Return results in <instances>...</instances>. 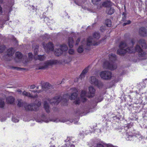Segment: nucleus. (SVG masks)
<instances>
[{"mask_svg":"<svg viewBox=\"0 0 147 147\" xmlns=\"http://www.w3.org/2000/svg\"><path fill=\"white\" fill-rule=\"evenodd\" d=\"M34 58L36 59H38L40 61H43L45 59V57L43 55H38L36 57L35 56Z\"/></svg>","mask_w":147,"mask_h":147,"instance_id":"nucleus-27","label":"nucleus"},{"mask_svg":"<svg viewBox=\"0 0 147 147\" xmlns=\"http://www.w3.org/2000/svg\"><path fill=\"white\" fill-rule=\"evenodd\" d=\"M40 105L41 102H39L37 105L33 104H31L25 106V107L26 110L37 111L39 109V107Z\"/></svg>","mask_w":147,"mask_h":147,"instance_id":"nucleus-9","label":"nucleus"},{"mask_svg":"<svg viewBox=\"0 0 147 147\" xmlns=\"http://www.w3.org/2000/svg\"><path fill=\"white\" fill-rule=\"evenodd\" d=\"M89 69V67H88L86 68H85L84 70L82 71V73L80 75V77L78 79L77 78L75 79H74V82H76L80 80H82L83 79V78L84 77L86 74L88 72Z\"/></svg>","mask_w":147,"mask_h":147,"instance_id":"nucleus-14","label":"nucleus"},{"mask_svg":"<svg viewBox=\"0 0 147 147\" xmlns=\"http://www.w3.org/2000/svg\"><path fill=\"white\" fill-rule=\"evenodd\" d=\"M131 23V21L129 20H128L126 22H125L123 23V25L124 26H126V25L130 24Z\"/></svg>","mask_w":147,"mask_h":147,"instance_id":"nucleus-39","label":"nucleus"},{"mask_svg":"<svg viewBox=\"0 0 147 147\" xmlns=\"http://www.w3.org/2000/svg\"><path fill=\"white\" fill-rule=\"evenodd\" d=\"M70 122H71V123H74V124L76 123V122H74V121H70Z\"/></svg>","mask_w":147,"mask_h":147,"instance_id":"nucleus-50","label":"nucleus"},{"mask_svg":"<svg viewBox=\"0 0 147 147\" xmlns=\"http://www.w3.org/2000/svg\"><path fill=\"white\" fill-rule=\"evenodd\" d=\"M97 147H118L113 146L111 144H106L103 142L98 143L97 145Z\"/></svg>","mask_w":147,"mask_h":147,"instance_id":"nucleus-16","label":"nucleus"},{"mask_svg":"<svg viewBox=\"0 0 147 147\" xmlns=\"http://www.w3.org/2000/svg\"><path fill=\"white\" fill-rule=\"evenodd\" d=\"M60 48V49H55L54 53L56 56H59L61 55L63 51H66L68 49V47L67 45L65 44L58 45L57 46Z\"/></svg>","mask_w":147,"mask_h":147,"instance_id":"nucleus-8","label":"nucleus"},{"mask_svg":"<svg viewBox=\"0 0 147 147\" xmlns=\"http://www.w3.org/2000/svg\"><path fill=\"white\" fill-rule=\"evenodd\" d=\"M6 100L8 103L11 104L14 102V98L12 96H10L7 98Z\"/></svg>","mask_w":147,"mask_h":147,"instance_id":"nucleus-24","label":"nucleus"},{"mask_svg":"<svg viewBox=\"0 0 147 147\" xmlns=\"http://www.w3.org/2000/svg\"><path fill=\"white\" fill-rule=\"evenodd\" d=\"M18 106L20 107H21L23 106L24 103L23 102L22 100L20 99L18 101Z\"/></svg>","mask_w":147,"mask_h":147,"instance_id":"nucleus-34","label":"nucleus"},{"mask_svg":"<svg viewBox=\"0 0 147 147\" xmlns=\"http://www.w3.org/2000/svg\"><path fill=\"white\" fill-rule=\"evenodd\" d=\"M132 123H130L129 124H128L126 126H125V128H126L127 129H129V128H130L132 126Z\"/></svg>","mask_w":147,"mask_h":147,"instance_id":"nucleus-38","label":"nucleus"},{"mask_svg":"<svg viewBox=\"0 0 147 147\" xmlns=\"http://www.w3.org/2000/svg\"><path fill=\"white\" fill-rule=\"evenodd\" d=\"M28 58L30 60L32 59L33 57V55L32 53H28Z\"/></svg>","mask_w":147,"mask_h":147,"instance_id":"nucleus-36","label":"nucleus"},{"mask_svg":"<svg viewBox=\"0 0 147 147\" xmlns=\"http://www.w3.org/2000/svg\"><path fill=\"white\" fill-rule=\"evenodd\" d=\"M38 45H36V47H35L34 48L33 47V46H32V48L33 49H34V54L35 55H37L38 53L37 52L38 51Z\"/></svg>","mask_w":147,"mask_h":147,"instance_id":"nucleus-33","label":"nucleus"},{"mask_svg":"<svg viewBox=\"0 0 147 147\" xmlns=\"http://www.w3.org/2000/svg\"><path fill=\"white\" fill-rule=\"evenodd\" d=\"M93 38L92 37H89L86 41L84 40L82 42L81 46L78 49V52L81 53L84 51V49L89 50V47L92 45H98L99 43L97 41L100 37L99 34L98 32H95L93 34Z\"/></svg>","mask_w":147,"mask_h":147,"instance_id":"nucleus-3","label":"nucleus"},{"mask_svg":"<svg viewBox=\"0 0 147 147\" xmlns=\"http://www.w3.org/2000/svg\"><path fill=\"white\" fill-rule=\"evenodd\" d=\"M3 1V0H0V3H1Z\"/></svg>","mask_w":147,"mask_h":147,"instance_id":"nucleus-51","label":"nucleus"},{"mask_svg":"<svg viewBox=\"0 0 147 147\" xmlns=\"http://www.w3.org/2000/svg\"><path fill=\"white\" fill-rule=\"evenodd\" d=\"M15 52L14 49L12 48H9L7 50V55L8 56H12Z\"/></svg>","mask_w":147,"mask_h":147,"instance_id":"nucleus-19","label":"nucleus"},{"mask_svg":"<svg viewBox=\"0 0 147 147\" xmlns=\"http://www.w3.org/2000/svg\"><path fill=\"white\" fill-rule=\"evenodd\" d=\"M3 11H2V8L1 6L0 5V14H1L2 13Z\"/></svg>","mask_w":147,"mask_h":147,"instance_id":"nucleus-48","label":"nucleus"},{"mask_svg":"<svg viewBox=\"0 0 147 147\" xmlns=\"http://www.w3.org/2000/svg\"><path fill=\"white\" fill-rule=\"evenodd\" d=\"M71 58H69L68 60V61H67L66 60H65L64 61V62L65 63H68L69 62L71 61Z\"/></svg>","mask_w":147,"mask_h":147,"instance_id":"nucleus-44","label":"nucleus"},{"mask_svg":"<svg viewBox=\"0 0 147 147\" xmlns=\"http://www.w3.org/2000/svg\"><path fill=\"white\" fill-rule=\"evenodd\" d=\"M59 121L61 122H65L66 121L65 120V119H59Z\"/></svg>","mask_w":147,"mask_h":147,"instance_id":"nucleus-43","label":"nucleus"},{"mask_svg":"<svg viewBox=\"0 0 147 147\" xmlns=\"http://www.w3.org/2000/svg\"><path fill=\"white\" fill-rule=\"evenodd\" d=\"M109 61H105L103 63V67L105 69L113 70L117 68V65L114 61L116 60L117 57L115 54H111L109 55Z\"/></svg>","mask_w":147,"mask_h":147,"instance_id":"nucleus-4","label":"nucleus"},{"mask_svg":"<svg viewBox=\"0 0 147 147\" xmlns=\"http://www.w3.org/2000/svg\"><path fill=\"white\" fill-rule=\"evenodd\" d=\"M16 68L17 69H19V68L18 67H16Z\"/></svg>","mask_w":147,"mask_h":147,"instance_id":"nucleus-55","label":"nucleus"},{"mask_svg":"<svg viewBox=\"0 0 147 147\" xmlns=\"http://www.w3.org/2000/svg\"><path fill=\"white\" fill-rule=\"evenodd\" d=\"M101 0H92V2L94 4H96V3Z\"/></svg>","mask_w":147,"mask_h":147,"instance_id":"nucleus-41","label":"nucleus"},{"mask_svg":"<svg viewBox=\"0 0 147 147\" xmlns=\"http://www.w3.org/2000/svg\"><path fill=\"white\" fill-rule=\"evenodd\" d=\"M68 52L70 54L72 55L74 53V51L73 49H70L69 50Z\"/></svg>","mask_w":147,"mask_h":147,"instance_id":"nucleus-40","label":"nucleus"},{"mask_svg":"<svg viewBox=\"0 0 147 147\" xmlns=\"http://www.w3.org/2000/svg\"><path fill=\"white\" fill-rule=\"evenodd\" d=\"M91 84L98 87L99 88H100L103 86L102 82L100 81H98V80L94 76H92L91 78Z\"/></svg>","mask_w":147,"mask_h":147,"instance_id":"nucleus-11","label":"nucleus"},{"mask_svg":"<svg viewBox=\"0 0 147 147\" xmlns=\"http://www.w3.org/2000/svg\"><path fill=\"white\" fill-rule=\"evenodd\" d=\"M74 40L72 38L69 37L68 39V45L70 48H72L73 45Z\"/></svg>","mask_w":147,"mask_h":147,"instance_id":"nucleus-26","label":"nucleus"},{"mask_svg":"<svg viewBox=\"0 0 147 147\" xmlns=\"http://www.w3.org/2000/svg\"><path fill=\"white\" fill-rule=\"evenodd\" d=\"M52 87V86L48 82L44 83L42 85V90L45 91L47 92H50V89Z\"/></svg>","mask_w":147,"mask_h":147,"instance_id":"nucleus-15","label":"nucleus"},{"mask_svg":"<svg viewBox=\"0 0 147 147\" xmlns=\"http://www.w3.org/2000/svg\"><path fill=\"white\" fill-rule=\"evenodd\" d=\"M133 137V136H132V135H129V137L128 138H131ZM127 140H131H131H130V139H127Z\"/></svg>","mask_w":147,"mask_h":147,"instance_id":"nucleus-49","label":"nucleus"},{"mask_svg":"<svg viewBox=\"0 0 147 147\" xmlns=\"http://www.w3.org/2000/svg\"><path fill=\"white\" fill-rule=\"evenodd\" d=\"M59 63L57 60H50L46 61L44 63H41L38 65L37 69H45L49 66Z\"/></svg>","mask_w":147,"mask_h":147,"instance_id":"nucleus-5","label":"nucleus"},{"mask_svg":"<svg viewBox=\"0 0 147 147\" xmlns=\"http://www.w3.org/2000/svg\"><path fill=\"white\" fill-rule=\"evenodd\" d=\"M74 138L73 137H67L65 142H68L66 144V146L67 147H75V145L73 144V143L76 142L74 140Z\"/></svg>","mask_w":147,"mask_h":147,"instance_id":"nucleus-12","label":"nucleus"},{"mask_svg":"<svg viewBox=\"0 0 147 147\" xmlns=\"http://www.w3.org/2000/svg\"><path fill=\"white\" fill-rule=\"evenodd\" d=\"M89 109V107H86V108L84 107V108H83V110H82V111H80L78 113L80 114L82 113H86L88 111Z\"/></svg>","mask_w":147,"mask_h":147,"instance_id":"nucleus-29","label":"nucleus"},{"mask_svg":"<svg viewBox=\"0 0 147 147\" xmlns=\"http://www.w3.org/2000/svg\"><path fill=\"white\" fill-rule=\"evenodd\" d=\"M43 46L45 51L47 52L50 51H52L54 49L53 46V43L51 42H49L47 44L45 45V42L42 44Z\"/></svg>","mask_w":147,"mask_h":147,"instance_id":"nucleus-13","label":"nucleus"},{"mask_svg":"<svg viewBox=\"0 0 147 147\" xmlns=\"http://www.w3.org/2000/svg\"><path fill=\"white\" fill-rule=\"evenodd\" d=\"M115 10L112 8L108 7L106 10V13L109 15H111L115 12Z\"/></svg>","mask_w":147,"mask_h":147,"instance_id":"nucleus-23","label":"nucleus"},{"mask_svg":"<svg viewBox=\"0 0 147 147\" xmlns=\"http://www.w3.org/2000/svg\"><path fill=\"white\" fill-rule=\"evenodd\" d=\"M5 48V47L4 45H0V53L3 52Z\"/></svg>","mask_w":147,"mask_h":147,"instance_id":"nucleus-35","label":"nucleus"},{"mask_svg":"<svg viewBox=\"0 0 147 147\" xmlns=\"http://www.w3.org/2000/svg\"><path fill=\"white\" fill-rule=\"evenodd\" d=\"M105 29V27L104 26H102L100 27V30L101 32H103Z\"/></svg>","mask_w":147,"mask_h":147,"instance_id":"nucleus-42","label":"nucleus"},{"mask_svg":"<svg viewBox=\"0 0 147 147\" xmlns=\"http://www.w3.org/2000/svg\"><path fill=\"white\" fill-rule=\"evenodd\" d=\"M9 20V17L8 16H6V17L4 20H2L0 19V27L1 26V25H2L5 23V21L8 20Z\"/></svg>","mask_w":147,"mask_h":147,"instance_id":"nucleus-28","label":"nucleus"},{"mask_svg":"<svg viewBox=\"0 0 147 147\" xmlns=\"http://www.w3.org/2000/svg\"><path fill=\"white\" fill-rule=\"evenodd\" d=\"M61 147H65V146H61Z\"/></svg>","mask_w":147,"mask_h":147,"instance_id":"nucleus-56","label":"nucleus"},{"mask_svg":"<svg viewBox=\"0 0 147 147\" xmlns=\"http://www.w3.org/2000/svg\"><path fill=\"white\" fill-rule=\"evenodd\" d=\"M135 42L134 39H131V43L128 46L126 45L125 42H121L119 45V49L117 51V54L123 55L127 53H132L137 51L138 52V55L139 57L142 58V59H146L147 57L146 53L144 52L139 45V44L141 45L142 48L146 49V45L145 40L143 39L140 40L137 42V45L134 49L133 48V46Z\"/></svg>","mask_w":147,"mask_h":147,"instance_id":"nucleus-2","label":"nucleus"},{"mask_svg":"<svg viewBox=\"0 0 147 147\" xmlns=\"http://www.w3.org/2000/svg\"><path fill=\"white\" fill-rule=\"evenodd\" d=\"M12 121L14 122H18L19 121V120L18 119V117L15 116H13L12 119Z\"/></svg>","mask_w":147,"mask_h":147,"instance_id":"nucleus-32","label":"nucleus"},{"mask_svg":"<svg viewBox=\"0 0 147 147\" xmlns=\"http://www.w3.org/2000/svg\"><path fill=\"white\" fill-rule=\"evenodd\" d=\"M57 119L55 118L51 119L50 117L48 118L47 115H45V113H42L40 117H38L36 119V121L38 122H45L47 123L51 121L57 122Z\"/></svg>","mask_w":147,"mask_h":147,"instance_id":"nucleus-7","label":"nucleus"},{"mask_svg":"<svg viewBox=\"0 0 147 147\" xmlns=\"http://www.w3.org/2000/svg\"><path fill=\"white\" fill-rule=\"evenodd\" d=\"M105 23L106 26L108 27H110L111 26V20L107 19L105 21Z\"/></svg>","mask_w":147,"mask_h":147,"instance_id":"nucleus-30","label":"nucleus"},{"mask_svg":"<svg viewBox=\"0 0 147 147\" xmlns=\"http://www.w3.org/2000/svg\"><path fill=\"white\" fill-rule=\"evenodd\" d=\"M79 135H80V136H82V134H80Z\"/></svg>","mask_w":147,"mask_h":147,"instance_id":"nucleus-54","label":"nucleus"},{"mask_svg":"<svg viewBox=\"0 0 147 147\" xmlns=\"http://www.w3.org/2000/svg\"><path fill=\"white\" fill-rule=\"evenodd\" d=\"M36 86L34 85H31L30 87V89H33L35 88Z\"/></svg>","mask_w":147,"mask_h":147,"instance_id":"nucleus-46","label":"nucleus"},{"mask_svg":"<svg viewBox=\"0 0 147 147\" xmlns=\"http://www.w3.org/2000/svg\"><path fill=\"white\" fill-rule=\"evenodd\" d=\"M112 5V3L110 1L107 0L103 2L102 5L105 7H109Z\"/></svg>","mask_w":147,"mask_h":147,"instance_id":"nucleus-20","label":"nucleus"},{"mask_svg":"<svg viewBox=\"0 0 147 147\" xmlns=\"http://www.w3.org/2000/svg\"><path fill=\"white\" fill-rule=\"evenodd\" d=\"M140 85L141 86V88H140V89H143L145 88L146 86L145 84L143 82H142L140 83Z\"/></svg>","mask_w":147,"mask_h":147,"instance_id":"nucleus-37","label":"nucleus"},{"mask_svg":"<svg viewBox=\"0 0 147 147\" xmlns=\"http://www.w3.org/2000/svg\"><path fill=\"white\" fill-rule=\"evenodd\" d=\"M80 38H79L77 39L76 40V45H78V43L80 42Z\"/></svg>","mask_w":147,"mask_h":147,"instance_id":"nucleus-45","label":"nucleus"},{"mask_svg":"<svg viewBox=\"0 0 147 147\" xmlns=\"http://www.w3.org/2000/svg\"><path fill=\"white\" fill-rule=\"evenodd\" d=\"M41 91H42L41 90H36V91L34 90V91H32L34 93L36 92L38 93H39L40 92H41Z\"/></svg>","mask_w":147,"mask_h":147,"instance_id":"nucleus-47","label":"nucleus"},{"mask_svg":"<svg viewBox=\"0 0 147 147\" xmlns=\"http://www.w3.org/2000/svg\"><path fill=\"white\" fill-rule=\"evenodd\" d=\"M22 94L24 96H28L31 98H34L37 96V94H35L34 95L31 94L30 93L26 91H24L22 93Z\"/></svg>","mask_w":147,"mask_h":147,"instance_id":"nucleus-18","label":"nucleus"},{"mask_svg":"<svg viewBox=\"0 0 147 147\" xmlns=\"http://www.w3.org/2000/svg\"><path fill=\"white\" fill-rule=\"evenodd\" d=\"M89 94L88 95H86V92L84 90H82L81 93V98L80 99L79 98H77V92L78 91L76 88H72L71 89L70 91L72 92L71 96H70L68 94H64L63 96V98L61 100L60 97L59 96L55 97L52 99H47L48 102L50 103L55 105H57L60 101L64 102L66 103L69 98L71 100H75L76 99L74 103L76 104H79L81 101L83 102H85L86 100V96L89 98L93 97L95 94V89L92 86H90L89 87Z\"/></svg>","mask_w":147,"mask_h":147,"instance_id":"nucleus-1","label":"nucleus"},{"mask_svg":"<svg viewBox=\"0 0 147 147\" xmlns=\"http://www.w3.org/2000/svg\"><path fill=\"white\" fill-rule=\"evenodd\" d=\"M44 109L47 113H49L50 111V108L49 104L47 101H45L44 102Z\"/></svg>","mask_w":147,"mask_h":147,"instance_id":"nucleus-22","label":"nucleus"},{"mask_svg":"<svg viewBox=\"0 0 147 147\" xmlns=\"http://www.w3.org/2000/svg\"><path fill=\"white\" fill-rule=\"evenodd\" d=\"M139 33L142 36H147V30L144 28H140L139 29Z\"/></svg>","mask_w":147,"mask_h":147,"instance_id":"nucleus-17","label":"nucleus"},{"mask_svg":"<svg viewBox=\"0 0 147 147\" xmlns=\"http://www.w3.org/2000/svg\"><path fill=\"white\" fill-rule=\"evenodd\" d=\"M101 78L104 79L109 80L111 79L112 77V73L111 72L105 71H101L100 74Z\"/></svg>","mask_w":147,"mask_h":147,"instance_id":"nucleus-10","label":"nucleus"},{"mask_svg":"<svg viewBox=\"0 0 147 147\" xmlns=\"http://www.w3.org/2000/svg\"><path fill=\"white\" fill-rule=\"evenodd\" d=\"M103 98L102 96H96L94 100L95 105L96 106V104L98 102H100L103 100Z\"/></svg>","mask_w":147,"mask_h":147,"instance_id":"nucleus-21","label":"nucleus"},{"mask_svg":"<svg viewBox=\"0 0 147 147\" xmlns=\"http://www.w3.org/2000/svg\"><path fill=\"white\" fill-rule=\"evenodd\" d=\"M5 103L3 99L0 98V107L3 108L4 106Z\"/></svg>","mask_w":147,"mask_h":147,"instance_id":"nucleus-31","label":"nucleus"},{"mask_svg":"<svg viewBox=\"0 0 147 147\" xmlns=\"http://www.w3.org/2000/svg\"><path fill=\"white\" fill-rule=\"evenodd\" d=\"M50 147H55V145H53V146H51Z\"/></svg>","mask_w":147,"mask_h":147,"instance_id":"nucleus-52","label":"nucleus"},{"mask_svg":"<svg viewBox=\"0 0 147 147\" xmlns=\"http://www.w3.org/2000/svg\"><path fill=\"white\" fill-rule=\"evenodd\" d=\"M14 3V0H8V2L5 3L3 7V11L5 13L7 14L12 10V6Z\"/></svg>","mask_w":147,"mask_h":147,"instance_id":"nucleus-6","label":"nucleus"},{"mask_svg":"<svg viewBox=\"0 0 147 147\" xmlns=\"http://www.w3.org/2000/svg\"><path fill=\"white\" fill-rule=\"evenodd\" d=\"M16 59H18L19 60L21 59L22 57V54L20 52H16ZM17 62H19V60H16Z\"/></svg>","mask_w":147,"mask_h":147,"instance_id":"nucleus-25","label":"nucleus"},{"mask_svg":"<svg viewBox=\"0 0 147 147\" xmlns=\"http://www.w3.org/2000/svg\"><path fill=\"white\" fill-rule=\"evenodd\" d=\"M36 88H37V89H38L39 88L38 86H37Z\"/></svg>","mask_w":147,"mask_h":147,"instance_id":"nucleus-53","label":"nucleus"}]
</instances>
